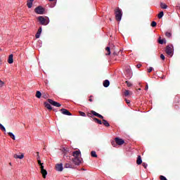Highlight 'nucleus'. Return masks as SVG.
<instances>
[{"instance_id":"nucleus-1","label":"nucleus","mask_w":180,"mask_h":180,"mask_svg":"<svg viewBox=\"0 0 180 180\" xmlns=\"http://www.w3.org/2000/svg\"><path fill=\"white\" fill-rule=\"evenodd\" d=\"M74 158L72 159V162L75 165H79L82 162V158H81V151L76 150L72 153Z\"/></svg>"},{"instance_id":"nucleus-2","label":"nucleus","mask_w":180,"mask_h":180,"mask_svg":"<svg viewBox=\"0 0 180 180\" xmlns=\"http://www.w3.org/2000/svg\"><path fill=\"white\" fill-rule=\"evenodd\" d=\"M37 20H39V23L44 26H47V25L50 23V20L47 17L44 18V16H39Z\"/></svg>"},{"instance_id":"nucleus-3","label":"nucleus","mask_w":180,"mask_h":180,"mask_svg":"<svg viewBox=\"0 0 180 180\" xmlns=\"http://www.w3.org/2000/svg\"><path fill=\"white\" fill-rule=\"evenodd\" d=\"M115 19L117 20V22H120L122 20V16H123V13H122V11L120 8H117L115 11Z\"/></svg>"},{"instance_id":"nucleus-4","label":"nucleus","mask_w":180,"mask_h":180,"mask_svg":"<svg viewBox=\"0 0 180 180\" xmlns=\"http://www.w3.org/2000/svg\"><path fill=\"white\" fill-rule=\"evenodd\" d=\"M165 51L167 55L172 57L174 56V46L172 44L167 46Z\"/></svg>"},{"instance_id":"nucleus-5","label":"nucleus","mask_w":180,"mask_h":180,"mask_svg":"<svg viewBox=\"0 0 180 180\" xmlns=\"http://www.w3.org/2000/svg\"><path fill=\"white\" fill-rule=\"evenodd\" d=\"M44 11H45L44 8H43L42 6L36 7L35 9H34V12L37 15H44Z\"/></svg>"},{"instance_id":"nucleus-6","label":"nucleus","mask_w":180,"mask_h":180,"mask_svg":"<svg viewBox=\"0 0 180 180\" xmlns=\"http://www.w3.org/2000/svg\"><path fill=\"white\" fill-rule=\"evenodd\" d=\"M62 151L64 153L63 155V158L65 160H68V158H70V157L67 155V153H68V151H70V149L68 148H62Z\"/></svg>"},{"instance_id":"nucleus-7","label":"nucleus","mask_w":180,"mask_h":180,"mask_svg":"<svg viewBox=\"0 0 180 180\" xmlns=\"http://www.w3.org/2000/svg\"><path fill=\"white\" fill-rule=\"evenodd\" d=\"M39 167L43 178L46 179V176H47V170L44 169V164L39 165Z\"/></svg>"},{"instance_id":"nucleus-8","label":"nucleus","mask_w":180,"mask_h":180,"mask_svg":"<svg viewBox=\"0 0 180 180\" xmlns=\"http://www.w3.org/2000/svg\"><path fill=\"white\" fill-rule=\"evenodd\" d=\"M48 102L49 103H50V105L56 106V108H60V106H61V104L57 103L56 101H53L52 99H48Z\"/></svg>"},{"instance_id":"nucleus-9","label":"nucleus","mask_w":180,"mask_h":180,"mask_svg":"<svg viewBox=\"0 0 180 180\" xmlns=\"http://www.w3.org/2000/svg\"><path fill=\"white\" fill-rule=\"evenodd\" d=\"M64 167L72 169V168H74V164H72V162H71V161L66 160Z\"/></svg>"},{"instance_id":"nucleus-10","label":"nucleus","mask_w":180,"mask_h":180,"mask_svg":"<svg viewBox=\"0 0 180 180\" xmlns=\"http://www.w3.org/2000/svg\"><path fill=\"white\" fill-rule=\"evenodd\" d=\"M56 171H58V172H63V170L64 169V167H63V163L57 164V165H56Z\"/></svg>"},{"instance_id":"nucleus-11","label":"nucleus","mask_w":180,"mask_h":180,"mask_svg":"<svg viewBox=\"0 0 180 180\" xmlns=\"http://www.w3.org/2000/svg\"><path fill=\"white\" fill-rule=\"evenodd\" d=\"M60 112L63 113V115H65L66 116H71L72 114L68 111V110L65 108H62L60 110Z\"/></svg>"},{"instance_id":"nucleus-12","label":"nucleus","mask_w":180,"mask_h":180,"mask_svg":"<svg viewBox=\"0 0 180 180\" xmlns=\"http://www.w3.org/2000/svg\"><path fill=\"white\" fill-rule=\"evenodd\" d=\"M115 143L118 144V146H122L124 144V141L120 138H115Z\"/></svg>"},{"instance_id":"nucleus-13","label":"nucleus","mask_w":180,"mask_h":180,"mask_svg":"<svg viewBox=\"0 0 180 180\" xmlns=\"http://www.w3.org/2000/svg\"><path fill=\"white\" fill-rule=\"evenodd\" d=\"M126 76L127 77H128L129 79L131 78V77H133V73L131 72V70H130V68H128L126 70Z\"/></svg>"},{"instance_id":"nucleus-14","label":"nucleus","mask_w":180,"mask_h":180,"mask_svg":"<svg viewBox=\"0 0 180 180\" xmlns=\"http://www.w3.org/2000/svg\"><path fill=\"white\" fill-rule=\"evenodd\" d=\"M13 158L15 159H19V160H23L25 158V155L22 153L21 155H18V154H14Z\"/></svg>"},{"instance_id":"nucleus-15","label":"nucleus","mask_w":180,"mask_h":180,"mask_svg":"<svg viewBox=\"0 0 180 180\" xmlns=\"http://www.w3.org/2000/svg\"><path fill=\"white\" fill-rule=\"evenodd\" d=\"M91 113L94 116H96L97 117H99L100 119H103V116H102V115L92 110Z\"/></svg>"},{"instance_id":"nucleus-16","label":"nucleus","mask_w":180,"mask_h":180,"mask_svg":"<svg viewBox=\"0 0 180 180\" xmlns=\"http://www.w3.org/2000/svg\"><path fill=\"white\" fill-rule=\"evenodd\" d=\"M37 160L39 165H41L44 163H41V160H40V153L39 152L37 153Z\"/></svg>"},{"instance_id":"nucleus-17","label":"nucleus","mask_w":180,"mask_h":180,"mask_svg":"<svg viewBox=\"0 0 180 180\" xmlns=\"http://www.w3.org/2000/svg\"><path fill=\"white\" fill-rule=\"evenodd\" d=\"M8 64H13V55L11 54L8 56Z\"/></svg>"},{"instance_id":"nucleus-18","label":"nucleus","mask_w":180,"mask_h":180,"mask_svg":"<svg viewBox=\"0 0 180 180\" xmlns=\"http://www.w3.org/2000/svg\"><path fill=\"white\" fill-rule=\"evenodd\" d=\"M103 85L105 88H108V86H109V85H110V82H109V80L105 79L103 83Z\"/></svg>"},{"instance_id":"nucleus-19","label":"nucleus","mask_w":180,"mask_h":180,"mask_svg":"<svg viewBox=\"0 0 180 180\" xmlns=\"http://www.w3.org/2000/svg\"><path fill=\"white\" fill-rule=\"evenodd\" d=\"M44 105H45V108L49 109V110H52L53 108H51V105H50V103L45 102Z\"/></svg>"},{"instance_id":"nucleus-20","label":"nucleus","mask_w":180,"mask_h":180,"mask_svg":"<svg viewBox=\"0 0 180 180\" xmlns=\"http://www.w3.org/2000/svg\"><path fill=\"white\" fill-rule=\"evenodd\" d=\"M143 162V160H141V156L139 155L136 160V164L138 165H140Z\"/></svg>"},{"instance_id":"nucleus-21","label":"nucleus","mask_w":180,"mask_h":180,"mask_svg":"<svg viewBox=\"0 0 180 180\" xmlns=\"http://www.w3.org/2000/svg\"><path fill=\"white\" fill-rule=\"evenodd\" d=\"M124 96H129V95H133V92L129 91V90H125L124 92Z\"/></svg>"},{"instance_id":"nucleus-22","label":"nucleus","mask_w":180,"mask_h":180,"mask_svg":"<svg viewBox=\"0 0 180 180\" xmlns=\"http://www.w3.org/2000/svg\"><path fill=\"white\" fill-rule=\"evenodd\" d=\"M8 136L12 139L13 140H16V137L15 136V134L12 132H8Z\"/></svg>"},{"instance_id":"nucleus-23","label":"nucleus","mask_w":180,"mask_h":180,"mask_svg":"<svg viewBox=\"0 0 180 180\" xmlns=\"http://www.w3.org/2000/svg\"><path fill=\"white\" fill-rule=\"evenodd\" d=\"M103 124H104V126H105V127H109V126H110V124H109V122H108L105 120L103 119Z\"/></svg>"},{"instance_id":"nucleus-24","label":"nucleus","mask_w":180,"mask_h":180,"mask_svg":"<svg viewBox=\"0 0 180 180\" xmlns=\"http://www.w3.org/2000/svg\"><path fill=\"white\" fill-rule=\"evenodd\" d=\"M160 7L162 8V9H167V8H168V6H167V4H165L164 3H161Z\"/></svg>"},{"instance_id":"nucleus-25","label":"nucleus","mask_w":180,"mask_h":180,"mask_svg":"<svg viewBox=\"0 0 180 180\" xmlns=\"http://www.w3.org/2000/svg\"><path fill=\"white\" fill-rule=\"evenodd\" d=\"M36 97L40 99V98H41V92L37 91L36 94Z\"/></svg>"},{"instance_id":"nucleus-26","label":"nucleus","mask_w":180,"mask_h":180,"mask_svg":"<svg viewBox=\"0 0 180 180\" xmlns=\"http://www.w3.org/2000/svg\"><path fill=\"white\" fill-rule=\"evenodd\" d=\"M106 51H108V53H106V56H110V47L107 46L105 48Z\"/></svg>"},{"instance_id":"nucleus-27","label":"nucleus","mask_w":180,"mask_h":180,"mask_svg":"<svg viewBox=\"0 0 180 180\" xmlns=\"http://www.w3.org/2000/svg\"><path fill=\"white\" fill-rule=\"evenodd\" d=\"M27 6H28L29 8H32L33 6V3L32 1H27Z\"/></svg>"},{"instance_id":"nucleus-28","label":"nucleus","mask_w":180,"mask_h":180,"mask_svg":"<svg viewBox=\"0 0 180 180\" xmlns=\"http://www.w3.org/2000/svg\"><path fill=\"white\" fill-rule=\"evenodd\" d=\"M162 16H164V12L161 11L158 15V18L159 19H161V18H162Z\"/></svg>"},{"instance_id":"nucleus-29","label":"nucleus","mask_w":180,"mask_h":180,"mask_svg":"<svg viewBox=\"0 0 180 180\" xmlns=\"http://www.w3.org/2000/svg\"><path fill=\"white\" fill-rule=\"evenodd\" d=\"M94 122H97L98 123V124H102V121H101L98 118H94Z\"/></svg>"},{"instance_id":"nucleus-30","label":"nucleus","mask_w":180,"mask_h":180,"mask_svg":"<svg viewBox=\"0 0 180 180\" xmlns=\"http://www.w3.org/2000/svg\"><path fill=\"white\" fill-rule=\"evenodd\" d=\"M0 129L2 130V131H6V129H5V127H4L2 124H0Z\"/></svg>"},{"instance_id":"nucleus-31","label":"nucleus","mask_w":180,"mask_h":180,"mask_svg":"<svg viewBox=\"0 0 180 180\" xmlns=\"http://www.w3.org/2000/svg\"><path fill=\"white\" fill-rule=\"evenodd\" d=\"M91 157H94V158H96L98 157V155H96V152L95 151H91Z\"/></svg>"},{"instance_id":"nucleus-32","label":"nucleus","mask_w":180,"mask_h":180,"mask_svg":"<svg viewBox=\"0 0 180 180\" xmlns=\"http://www.w3.org/2000/svg\"><path fill=\"white\" fill-rule=\"evenodd\" d=\"M79 113L80 116H82L83 117H85V116H86L85 112H84L82 111H79Z\"/></svg>"},{"instance_id":"nucleus-33","label":"nucleus","mask_w":180,"mask_h":180,"mask_svg":"<svg viewBox=\"0 0 180 180\" xmlns=\"http://www.w3.org/2000/svg\"><path fill=\"white\" fill-rule=\"evenodd\" d=\"M151 26L152 27H155V26H157V22L155 21H153L151 22Z\"/></svg>"},{"instance_id":"nucleus-34","label":"nucleus","mask_w":180,"mask_h":180,"mask_svg":"<svg viewBox=\"0 0 180 180\" xmlns=\"http://www.w3.org/2000/svg\"><path fill=\"white\" fill-rule=\"evenodd\" d=\"M5 85V82L0 79V88H2Z\"/></svg>"},{"instance_id":"nucleus-35","label":"nucleus","mask_w":180,"mask_h":180,"mask_svg":"<svg viewBox=\"0 0 180 180\" xmlns=\"http://www.w3.org/2000/svg\"><path fill=\"white\" fill-rule=\"evenodd\" d=\"M126 84H127V86H129V87H130V86H132V84H131V82H129V81H127L126 82Z\"/></svg>"},{"instance_id":"nucleus-36","label":"nucleus","mask_w":180,"mask_h":180,"mask_svg":"<svg viewBox=\"0 0 180 180\" xmlns=\"http://www.w3.org/2000/svg\"><path fill=\"white\" fill-rule=\"evenodd\" d=\"M165 36H167V37H171V36H172V34H171V32H166Z\"/></svg>"},{"instance_id":"nucleus-37","label":"nucleus","mask_w":180,"mask_h":180,"mask_svg":"<svg viewBox=\"0 0 180 180\" xmlns=\"http://www.w3.org/2000/svg\"><path fill=\"white\" fill-rule=\"evenodd\" d=\"M40 34H41L40 32H37L35 35L36 39H39L40 37Z\"/></svg>"},{"instance_id":"nucleus-38","label":"nucleus","mask_w":180,"mask_h":180,"mask_svg":"<svg viewBox=\"0 0 180 180\" xmlns=\"http://www.w3.org/2000/svg\"><path fill=\"white\" fill-rule=\"evenodd\" d=\"M158 43L159 44H164V39H159Z\"/></svg>"},{"instance_id":"nucleus-39","label":"nucleus","mask_w":180,"mask_h":180,"mask_svg":"<svg viewBox=\"0 0 180 180\" xmlns=\"http://www.w3.org/2000/svg\"><path fill=\"white\" fill-rule=\"evenodd\" d=\"M160 179L161 180H168V179H167V177L164 176H160Z\"/></svg>"},{"instance_id":"nucleus-40","label":"nucleus","mask_w":180,"mask_h":180,"mask_svg":"<svg viewBox=\"0 0 180 180\" xmlns=\"http://www.w3.org/2000/svg\"><path fill=\"white\" fill-rule=\"evenodd\" d=\"M160 58H161L162 60H165V56H164V54H161V55H160Z\"/></svg>"},{"instance_id":"nucleus-41","label":"nucleus","mask_w":180,"mask_h":180,"mask_svg":"<svg viewBox=\"0 0 180 180\" xmlns=\"http://www.w3.org/2000/svg\"><path fill=\"white\" fill-rule=\"evenodd\" d=\"M153 67H150L148 69V72H151V71H153Z\"/></svg>"},{"instance_id":"nucleus-42","label":"nucleus","mask_w":180,"mask_h":180,"mask_svg":"<svg viewBox=\"0 0 180 180\" xmlns=\"http://www.w3.org/2000/svg\"><path fill=\"white\" fill-rule=\"evenodd\" d=\"M41 31H42V29H41V27H40L39 28L37 32L41 34Z\"/></svg>"},{"instance_id":"nucleus-43","label":"nucleus","mask_w":180,"mask_h":180,"mask_svg":"<svg viewBox=\"0 0 180 180\" xmlns=\"http://www.w3.org/2000/svg\"><path fill=\"white\" fill-rule=\"evenodd\" d=\"M143 167L147 168L148 165L146 163H143Z\"/></svg>"},{"instance_id":"nucleus-44","label":"nucleus","mask_w":180,"mask_h":180,"mask_svg":"<svg viewBox=\"0 0 180 180\" xmlns=\"http://www.w3.org/2000/svg\"><path fill=\"white\" fill-rule=\"evenodd\" d=\"M145 91H148V84H146V86L145 88Z\"/></svg>"},{"instance_id":"nucleus-45","label":"nucleus","mask_w":180,"mask_h":180,"mask_svg":"<svg viewBox=\"0 0 180 180\" xmlns=\"http://www.w3.org/2000/svg\"><path fill=\"white\" fill-rule=\"evenodd\" d=\"M125 101L127 103V105H129V103H130V101L129 100L125 99Z\"/></svg>"},{"instance_id":"nucleus-46","label":"nucleus","mask_w":180,"mask_h":180,"mask_svg":"<svg viewBox=\"0 0 180 180\" xmlns=\"http://www.w3.org/2000/svg\"><path fill=\"white\" fill-rule=\"evenodd\" d=\"M140 67H141V65H137L138 68H140Z\"/></svg>"},{"instance_id":"nucleus-47","label":"nucleus","mask_w":180,"mask_h":180,"mask_svg":"<svg viewBox=\"0 0 180 180\" xmlns=\"http://www.w3.org/2000/svg\"><path fill=\"white\" fill-rule=\"evenodd\" d=\"M112 145L113 146V147H115V142H112Z\"/></svg>"},{"instance_id":"nucleus-48","label":"nucleus","mask_w":180,"mask_h":180,"mask_svg":"<svg viewBox=\"0 0 180 180\" xmlns=\"http://www.w3.org/2000/svg\"><path fill=\"white\" fill-rule=\"evenodd\" d=\"M33 1H34V0H28V1L32 2V3H33Z\"/></svg>"},{"instance_id":"nucleus-49","label":"nucleus","mask_w":180,"mask_h":180,"mask_svg":"<svg viewBox=\"0 0 180 180\" xmlns=\"http://www.w3.org/2000/svg\"><path fill=\"white\" fill-rule=\"evenodd\" d=\"M89 101L90 102H92V100H91V98H89Z\"/></svg>"},{"instance_id":"nucleus-50","label":"nucleus","mask_w":180,"mask_h":180,"mask_svg":"<svg viewBox=\"0 0 180 180\" xmlns=\"http://www.w3.org/2000/svg\"><path fill=\"white\" fill-rule=\"evenodd\" d=\"M9 164H10V165H12V163L10 162Z\"/></svg>"},{"instance_id":"nucleus-51","label":"nucleus","mask_w":180,"mask_h":180,"mask_svg":"<svg viewBox=\"0 0 180 180\" xmlns=\"http://www.w3.org/2000/svg\"><path fill=\"white\" fill-rule=\"evenodd\" d=\"M49 1H54V0H49Z\"/></svg>"},{"instance_id":"nucleus-52","label":"nucleus","mask_w":180,"mask_h":180,"mask_svg":"<svg viewBox=\"0 0 180 180\" xmlns=\"http://www.w3.org/2000/svg\"><path fill=\"white\" fill-rule=\"evenodd\" d=\"M139 91H141V89H139Z\"/></svg>"},{"instance_id":"nucleus-53","label":"nucleus","mask_w":180,"mask_h":180,"mask_svg":"<svg viewBox=\"0 0 180 180\" xmlns=\"http://www.w3.org/2000/svg\"><path fill=\"white\" fill-rule=\"evenodd\" d=\"M44 98H47V96H45V97H44Z\"/></svg>"}]
</instances>
